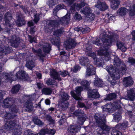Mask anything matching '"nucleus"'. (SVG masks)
Segmentation results:
<instances>
[{"label": "nucleus", "mask_w": 135, "mask_h": 135, "mask_svg": "<svg viewBox=\"0 0 135 135\" xmlns=\"http://www.w3.org/2000/svg\"><path fill=\"white\" fill-rule=\"evenodd\" d=\"M79 60L80 63L83 65H85L86 63L89 61V60L86 57H81Z\"/></svg>", "instance_id": "nucleus-40"}, {"label": "nucleus", "mask_w": 135, "mask_h": 135, "mask_svg": "<svg viewBox=\"0 0 135 135\" xmlns=\"http://www.w3.org/2000/svg\"><path fill=\"white\" fill-rule=\"evenodd\" d=\"M46 119L50 122L52 123H54V120L52 119L51 117L49 115H47V116Z\"/></svg>", "instance_id": "nucleus-61"}, {"label": "nucleus", "mask_w": 135, "mask_h": 135, "mask_svg": "<svg viewBox=\"0 0 135 135\" xmlns=\"http://www.w3.org/2000/svg\"><path fill=\"white\" fill-rule=\"evenodd\" d=\"M18 126L16 125V123L12 121H7L4 125V131H10L13 130L15 127H17Z\"/></svg>", "instance_id": "nucleus-14"}, {"label": "nucleus", "mask_w": 135, "mask_h": 135, "mask_svg": "<svg viewBox=\"0 0 135 135\" xmlns=\"http://www.w3.org/2000/svg\"><path fill=\"white\" fill-rule=\"evenodd\" d=\"M70 14H67L65 16L61 18V22L62 23L68 24L70 21Z\"/></svg>", "instance_id": "nucleus-31"}, {"label": "nucleus", "mask_w": 135, "mask_h": 135, "mask_svg": "<svg viewBox=\"0 0 135 135\" xmlns=\"http://www.w3.org/2000/svg\"><path fill=\"white\" fill-rule=\"evenodd\" d=\"M14 102L12 99L7 98L3 101V105L5 107H10L12 113H16L18 111V109L14 105Z\"/></svg>", "instance_id": "nucleus-6"}, {"label": "nucleus", "mask_w": 135, "mask_h": 135, "mask_svg": "<svg viewBox=\"0 0 135 135\" xmlns=\"http://www.w3.org/2000/svg\"><path fill=\"white\" fill-rule=\"evenodd\" d=\"M68 74V72L65 71L62 72L59 71L57 72L54 69H51L50 71V74L51 77L53 78L55 80H58L59 81H61V78H60V75L62 77H65Z\"/></svg>", "instance_id": "nucleus-5"}, {"label": "nucleus", "mask_w": 135, "mask_h": 135, "mask_svg": "<svg viewBox=\"0 0 135 135\" xmlns=\"http://www.w3.org/2000/svg\"><path fill=\"white\" fill-rule=\"evenodd\" d=\"M114 121L118 122L121 119L120 114L119 113H115L113 114Z\"/></svg>", "instance_id": "nucleus-36"}, {"label": "nucleus", "mask_w": 135, "mask_h": 135, "mask_svg": "<svg viewBox=\"0 0 135 135\" xmlns=\"http://www.w3.org/2000/svg\"><path fill=\"white\" fill-rule=\"evenodd\" d=\"M35 63L34 60L31 58L27 61L26 64V66L29 69L32 70L35 66Z\"/></svg>", "instance_id": "nucleus-26"}, {"label": "nucleus", "mask_w": 135, "mask_h": 135, "mask_svg": "<svg viewBox=\"0 0 135 135\" xmlns=\"http://www.w3.org/2000/svg\"><path fill=\"white\" fill-rule=\"evenodd\" d=\"M17 78L25 80L27 79L28 74L23 70H19L16 74Z\"/></svg>", "instance_id": "nucleus-18"}, {"label": "nucleus", "mask_w": 135, "mask_h": 135, "mask_svg": "<svg viewBox=\"0 0 135 135\" xmlns=\"http://www.w3.org/2000/svg\"><path fill=\"white\" fill-rule=\"evenodd\" d=\"M20 87V86L19 85L15 86L12 89V93L13 94L17 93L19 91Z\"/></svg>", "instance_id": "nucleus-42"}, {"label": "nucleus", "mask_w": 135, "mask_h": 135, "mask_svg": "<svg viewBox=\"0 0 135 135\" xmlns=\"http://www.w3.org/2000/svg\"><path fill=\"white\" fill-rule=\"evenodd\" d=\"M82 29L83 28L77 27L75 28V30L77 32L81 31L82 32Z\"/></svg>", "instance_id": "nucleus-63"}, {"label": "nucleus", "mask_w": 135, "mask_h": 135, "mask_svg": "<svg viewBox=\"0 0 135 135\" xmlns=\"http://www.w3.org/2000/svg\"><path fill=\"white\" fill-rule=\"evenodd\" d=\"M87 4V3H86L84 1H81L80 4H78L76 6L75 8L77 10H79L81 8Z\"/></svg>", "instance_id": "nucleus-37"}, {"label": "nucleus", "mask_w": 135, "mask_h": 135, "mask_svg": "<svg viewBox=\"0 0 135 135\" xmlns=\"http://www.w3.org/2000/svg\"><path fill=\"white\" fill-rule=\"evenodd\" d=\"M91 9L88 6H87L85 7L83 9L81 10L80 12L81 13H83L87 16L91 12Z\"/></svg>", "instance_id": "nucleus-34"}, {"label": "nucleus", "mask_w": 135, "mask_h": 135, "mask_svg": "<svg viewBox=\"0 0 135 135\" xmlns=\"http://www.w3.org/2000/svg\"><path fill=\"white\" fill-rule=\"evenodd\" d=\"M116 97V94L114 93H111L108 94L104 100H110Z\"/></svg>", "instance_id": "nucleus-35"}, {"label": "nucleus", "mask_w": 135, "mask_h": 135, "mask_svg": "<svg viewBox=\"0 0 135 135\" xmlns=\"http://www.w3.org/2000/svg\"><path fill=\"white\" fill-rule=\"evenodd\" d=\"M112 135H122V133L119 131H115L113 133H111Z\"/></svg>", "instance_id": "nucleus-60"}, {"label": "nucleus", "mask_w": 135, "mask_h": 135, "mask_svg": "<svg viewBox=\"0 0 135 135\" xmlns=\"http://www.w3.org/2000/svg\"><path fill=\"white\" fill-rule=\"evenodd\" d=\"M127 95L129 100L133 101L135 99V89H131L128 90Z\"/></svg>", "instance_id": "nucleus-20"}, {"label": "nucleus", "mask_w": 135, "mask_h": 135, "mask_svg": "<svg viewBox=\"0 0 135 135\" xmlns=\"http://www.w3.org/2000/svg\"><path fill=\"white\" fill-rule=\"evenodd\" d=\"M75 1V0H64V2H66L69 5L71 4Z\"/></svg>", "instance_id": "nucleus-58"}, {"label": "nucleus", "mask_w": 135, "mask_h": 135, "mask_svg": "<svg viewBox=\"0 0 135 135\" xmlns=\"http://www.w3.org/2000/svg\"><path fill=\"white\" fill-rule=\"evenodd\" d=\"M29 36V38L30 41V42L32 43L33 42H35V43L36 42V39L35 37H32L30 36Z\"/></svg>", "instance_id": "nucleus-56"}, {"label": "nucleus", "mask_w": 135, "mask_h": 135, "mask_svg": "<svg viewBox=\"0 0 135 135\" xmlns=\"http://www.w3.org/2000/svg\"><path fill=\"white\" fill-rule=\"evenodd\" d=\"M51 41L53 44L56 45H59L60 43L59 39L58 38H55L51 39Z\"/></svg>", "instance_id": "nucleus-45"}, {"label": "nucleus", "mask_w": 135, "mask_h": 135, "mask_svg": "<svg viewBox=\"0 0 135 135\" xmlns=\"http://www.w3.org/2000/svg\"><path fill=\"white\" fill-rule=\"evenodd\" d=\"M33 121L35 124L37 125H41L43 124V122L37 118L34 119Z\"/></svg>", "instance_id": "nucleus-47"}, {"label": "nucleus", "mask_w": 135, "mask_h": 135, "mask_svg": "<svg viewBox=\"0 0 135 135\" xmlns=\"http://www.w3.org/2000/svg\"><path fill=\"white\" fill-rule=\"evenodd\" d=\"M54 79L52 80L51 79H49L47 80L46 81V84L48 85H55L56 86L57 85V83L55 81V80Z\"/></svg>", "instance_id": "nucleus-43"}, {"label": "nucleus", "mask_w": 135, "mask_h": 135, "mask_svg": "<svg viewBox=\"0 0 135 135\" xmlns=\"http://www.w3.org/2000/svg\"><path fill=\"white\" fill-rule=\"evenodd\" d=\"M83 90V88L81 86L77 87L75 89V91H72L71 94L72 96L74 99L76 100L80 99V95L81 94V92Z\"/></svg>", "instance_id": "nucleus-12"}, {"label": "nucleus", "mask_w": 135, "mask_h": 135, "mask_svg": "<svg viewBox=\"0 0 135 135\" xmlns=\"http://www.w3.org/2000/svg\"><path fill=\"white\" fill-rule=\"evenodd\" d=\"M42 92L45 95H49L51 93L52 91L51 89L50 88H44L42 89Z\"/></svg>", "instance_id": "nucleus-38"}, {"label": "nucleus", "mask_w": 135, "mask_h": 135, "mask_svg": "<svg viewBox=\"0 0 135 135\" xmlns=\"http://www.w3.org/2000/svg\"><path fill=\"white\" fill-rule=\"evenodd\" d=\"M131 34L133 36L132 39L133 40H135V30L133 31L132 33Z\"/></svg>", "instance_id": "nucleus-64"}, {"label": "nucleus", "mask_w": 135, "mask_h": 135, "mask_svg": "<svg viewBox=\"0 0 135 135\" xmlns=\"http://www.w3.org/2000/svg\"><path fill=\"white\" fill-rule=\"evenodd\" d=\"M120 1L119 0H112L111 2V7L113 9H114L118 7Z\"/></svg>", "instance_id": "nucleus-32"}, {"label": "nucleus", "mask_w": 135, "mask_h": 135, "mask_svg": "<svg viewBox=\"0 0 135 135\" xmlns=\"http://www.w3.org/2000/svg\"><path fill=\"white\" fill-rule=\"evenodd\" d=\"M60 98L61 102H66L69 99V96L67 93H64L61 95Z\"/></svg>", "instance_id": "nucleus-33"}, {"label": "nucleus", "mask_w": 135, "mask_h": 135, "mask_svg": "<svg viewBox=\"0 0 135 135\" xmlns=\"http://www.w3.org/2000/svg\"><path fill=\"white\" fill-rule=\"evenodd\" d=\"M76 45V43L74 40L69 38L64 42V46L67 50H70L74 48Z\"/></svg>", "instance_id": "nucleus-11"}, {"label": "nucleus", "mask_w": 135, "mask_h": 135, "mask_svg": "<svg viewBox=\"0 0 135 135\" xmlns=\"http://www.w3.org/2000/svg\"><path fill=\"white\" fill-rule=\"evenodd\" d=\"M81 16L80 15L78 14L77 13H75L74 16V18L75 19L79 20L81 19Z\"/></svg>", "instance_id": "nucleus-55"}, {"label": "nucleus", "mask_w": 135, "mask_h": 135, "mask_svg": "<svg viewBox=\"0 0 135 135\" xmlns=\"http://www.w3.org/2000/svg\"><path fill=\"white\" fill-rule=\"evenodd\" d=\"M117 45L118 48L122 51L124 52L126 50V48L122 43L120 42L119 43L117 44Z\"/></svg>", "instance_id": "nucleus-44"}, {"label": "nucleus", "mask_w": 135, "mask_h": 135, "mask_svg": "<svg viewBox=\"0 0 135 135\" xmlns=\"http://www.w3.org/2000/svg\"><path fill=\"white\" fill-rule=\"evenodd\" d=\"M98 4L95 6V7L97 8H99L101 11H104L108 8V6L105 2L101 3L100 1H98L97 2Z\"/></svg>", "instance_id": "nucleus-23"}, {"label": "nucleus", "mask_w": 135, "mask_h": 135, "mask_svg": "<svg viewBox=\"0 0 135 135\" xmlns=\"http://www.w3.org/2000/svg\"><path fill=\"white\" fill-rule=\"evenodd\" d=\"M77 106L78 107H80V108L84 107L86 109H87L89 108L86 107L85 104L83 103L80 102V101H78V102Z\"/></svg>", "instance_id": "nucleus-49"}, {"label": "nucleus", "mask_w": 135, "mask_h": 135, "mask_svg": "<svg viewBox=\"0 0 135 135\" xmlns=\"http://www.w3.org/2000/svg\"><path fill=\"white\" fill-rule=\"evenodd\" d=\"M62 30L61 29L58 30L54 32V35L56 36L57 37L59 36L62 32Z\"/></svg>", "instance_id": "nucleus-51"}, {"label": "nucleus", "mask_w": 135, "mask_h": 135, "mask_svg": "<svg viewBox=\"0 0 135 135\" xmlns=\"http://www.w3.org/2000/svg\"><path fill=\"white\" fill-rule=\"evenodd\" d=\"M59 25V23L56 21H49L48 24L44 27V31L47 32H51L53 29L57 27Z\"/></svg>", "instance_id": "nucleus-9"}, {"label": "nucleus", "mask_w": 135, "mask_h": 135, "mask_svg": "<svg viewBox=\"0 0 135 135\" xmlns=\"http://www.w3.org/2000/svg\"><path fill=\"white\" fill-rule=\"evenodd\" d=\"M40 46H43V49L44 52L49 53L51 50V46L49 43L46 42H41L40 43Z\"/></svg>", "instance_id": "nucleus-17"}, {"label": "nucleus", "mask_w": 135, "mask_h": 135, "mask_svg": "<svg viewBox=\"0 0 135 135\" xmlns=\"http://www.w3.org/2000/svg\"><path fill=\"white\" fill-rule=\"evenodd\" d=\"M102 38L101 40L97 39L96 41H94L93 43L97 45L102 47L98 51V54L99 55H104V59L106 61H108L110 59V56L107 52V50L112 45V42L114 41L113 37L111 36H108L105 34V33L103 35L101 34Z\"/></svg>", "instance_id": "nucleus-1"}, {"label": "nucleus", "mask_w": 135, "mask_h": 135, "mask_svg": "<svg viewBox=\"0 0 135 135\" xmlns=\"http://www.w3.org/2000/svg\"><path fill=\"white\" fill-rule=\"evenodd\" d=\"M12 17L11 16L10 13L7 12L5 15L4 20L5 21V25L11 27L12 25V22L11 21Z\"/></svg>", "instance_id": "nucleus-19"}, {"label": "nucleus", "mask_w": 135, "mask_h": 135, "mask_svg": "<svg viewBox=\"0 0 135 135\" xmlns=\"http://www.w3.org/2000/svg\"><path fill=\"white\" fill-rule=\"evenodd\" d=\"M24 107L27 111H31L33 109L32 103L30 100H28L26 102Z\"/></svg>", "instance_id": "nucleus-28"}, {"label": "nucleus", "mask_w": 135, "mask_h": 135, "mask_svg": "<svg viewBox=\"0 0 135 135\" xmlns=\"http://www.w3.org/2000/svg\"><path fill=\"white\" fill-rule=\"evenodd\" d=\"M88 46V45L86 44L85 45V46L86 47V48L85 51L87 53L88 55L91 57L93 58L94 60V63L97 66H100L102 65V61L99 60V59H98L95 57V55L94 53H91V47L89 46V47H87Z\"/></svg>", "instance_id": "nucleus-8"}, {"label": "nucleus", "mask_w": 135, "mask_h": 135, "mask_svg": "<svg viewBox=\"0 0 135 135\" xmlns=\"http://www.w3.org/2000/svg\"><path fill=\"white\" fill-rule=\"evenodd\" d=\"M95 118L97 125L101 129L97 131L98 134H101L105 133L106 134L108 135V132L110 130V128L105 124L106 120L104 117L101 118L99 115L97 114L95 115Z\"/></svg>", "instance_id": "nucleus-2"}, {"label": "nucleus", "mask_w": 135, "mask_h": 135, "mask_svg": "<svg viewBox=\"0 0 135 135\" xmlns=\"http://www.w3.org/2000/svg\"><path fill=\"white\" fill-rule=\"evenodd\" d=\"M80 69V67L78 65H76L75 66L74 69H73V71L74 72H76L78 70Z\"/></svg>", "instance_id": "nucleus-57"}, {"label": "nucleus", "mask_w": 135, "mask_h": 135, "mask_svg": "<svg viewBox=\"0 0 135 135\" xmlns=\"http://www.w3.org/2000/svg\"><path fill=\"white\" fill-rule=\"evenodd\" d=\"M123 84L125 86H130L133 84V81L130 77L124 78L123 80Z\"/></svg>", "instance_id": "nucleus-22"}, {"label": "nucleus", "mask_w": 135, "mask_h": 135, "mask_svg": "<svg viewBox=\"0 0 135 135\" xmlns=\"http://www.w3.org/2000/svg\"><path fill=\"white\" fill-rule=\"evenodd\" d=\"M55 132L54 129H42L41 130L39 134L44 135L46 133H48V135H54Z\"/></svg>", "instance_id": "nucleus-21"}, {"label": "nucleus", "mask_w": 135, "mask_h": 135, "mask_svg": "<svg viewBox=\"0 0 135 135\" xmlns=\"http://www.w3.org/2000/svg\"><path fill=\"white\" fill-rule=\"evenodd\" d=\"M34 16V21L35 23H37L40 20L39 15L38 14H37L35 15Z\"/></svg>", "instance_id": "nucleus-52"}, {"label": "nucleus", "mask_w": 135, "mask_h": 135, "mask_svg": "<svg viewBox=\"0 0 135 135\" xmlns=\"http://www.w3.org/2000/svg\"><path fill=\"white\" fill-rule=\"evenodd\" d=\"M97 89H89L88 90V97L89 98H91V99L98 98L99 97V95L97 92Z\"/></svg>", "instance_id": "nucleus-13"}, {"label": "nucleus", "mask_w": 135, "mask_h": 135, "mask_svg": "<svg viewBox=\"0 0 135 135\" xmlns=\"http://www.w3.org/2000/svg\"><path fill=\"white\" fill-rule=\"evenodd\" d=\"M106 69L110 75L107 76L106 79L112 85H114L116 83V80L119 78V73H117L116 70H114L112 66H107Z\"/></svg>", "instance_id": "nucleus-3"}, {"label": "nucleus", "mask_w": 135, "mask_h": 135, "mask_svg": "<svg viewBox=\"0 0 135 135\" xmlns=\"http://www.w3.org/2000/svg\"><path fill=\"white\" fill-rule=\"evenodd\" d=\"M95 80L94 82V85L96 86L100 87L102 86L103 85V81L97 77H96L95 78Z\"/></svg>", "instance_id": "nucleus-29"}, {"label": "nucleus", "mask_w": 135, "mask_h": 135, "mask_svg": "<svg viewBox=\"0 0 135 135\" xmlns=\"http://www.w3.org/2000/svg\"><path fill=\"white\" fill-rule=\"evenodd\" d=\"M80 128V126L70 125L68 128V132L71 134L70 135H74L75 134V133L79 131Z\"/></svg>", "instance_id": "nucleus-15"}, {"label": "nucleus", "mask_w": 135, "mask_h": 135, "mask_svg": "<svg viewBox=\"0 0 135 135\" xmlns=\"http://www.w3.org/2000/svg\"><path fill=\"white\" fill-rule=\"evenodd\" d=\"M57 2V0H49L48 3L49 4V6L51 7L56 4Z\"/></svg>", "instance_id": "nucleus-50"}, {"label": "nucleus", "mask_w": 135, "mask_h": 135, "mask_svg": "<svg viewBox=\"0 0 135 135\" xmlns=\"http://www.w3.org/2000/svg\"><path fill=\"white\" fill-rule=\"evenodd\" d=\"M10 43L12 46L16 47L18 45L19 39L17 38L16 36H13L11 39H10Z\"/></svg>", "instance_id": "nucleus-24"}, {"label": "nucleus", "mask_w": 135, "mask_h": 135, "mask_svg": "<svg viewBox=\"0 0 135 135\" xmlns=\"http://www.w3.org/2000/svg\"><path fill=\"white\" fill-rule=\"evenodd\" d=\"M10 49L8 46H2L0 47V56H2L3 53L6 54L10 52Z\"/></svg>", "instance_id": "nucleus-25"}, {"label": "nucleus", "mask_w": 135, "mask_h": 135, "mask_svg": "<svg viewBox=\"0 0 135 135\" xmlns=\"http://www.w3.org/2000/svg\"><path fill=\"white\" fill-rule=\"evenodd\" d=\"M90 31V28L88 27H86L83 28L82 29V32H88Z\"/></svg>", "instance_id": "nucleus-59"}, {"label": "nucleus", "mask_w": 135, "mask_h": 135, "mask_svg": "<svg viewBox=\"0 0 135 135\" xmlns=\"http://www.w3.org/2000/svg\"><path fill=\"white\" fill-rule=\"evenodd\" d=\"M64 8V5L63 4H60L58 5L54 9L53 12V14L55 15L56 12L59 10L60 9H63Z\"/></svg>", "instance_id": "nucleus-39"}, {"label": "nucleus", "mask_w": 135, "mask_h": 135, "mask_svg": "<svg viewBox=\"0 0 135 135\" xmlns=\"http://www.w3.org/2000/svg\"><path fill=\"white\" fill-rule=\"evenodd\" d=\"M114 65L118 70L119 73H124L126 70V67L124 64H121L119 59L117 56L115 57Z\"/></svg>", "instance_id": "nucleus-7"}, {"label": "nucleus", "mask_w": 135, "mask_h": 135, "mask_svg": "<svg viewBox=\"0 0 135 135\" xmlns=\"http://www.w3.org/2000/svg\"><path fill=\"white\" fill-rule=\"evenodd\" d=\"M128 10L125 8H121L119 9L117 11V14L119 16H123L127 13Z\"/></svg>", "instance_id": "nucleus-27"}, {"label": "nucleus", "mask_w": 135, "mask_h": 135, "mask_svg": "<svg viewBox=\"0 0 135 135\" xmlns=\"http://www.w3.org/2000/svg\"><path fill=\"white\" fill-rule=\"evenodd\" d=\"M6 113L5 117H6V119L13 118L15 115H11V113Z\"/></svg>", "instance_id": "nucleus-54"}, {"label": "nucleus", "mask_w": 135, "mask_h": 135, "mask_svg": "<svg viewBox=\"0 0 135 135\" xmlns=\"http://www.w3.org/2000/svg\"><path fill=\"white\" fill-rule=\"evenodd\" d=\"M120 105L117 102H114L112 104H108L102 107L104 112H108L110 111H114L120 108Z\"/></svg>", "instance_id": "nucleus-4"}, {"label": "nucleus", "mask_w": 135, "mask_h": 135, "mask_svg": "<svg viewBox=\"0 0 135 135\" xmlns=\"http://www.w3.org/2000/svg\"><path fill=\"white\" fill-rule=\"evenodd\" d=\"M74 114L78 116V122L80 124L82 125L85 120V114L83 110L79 109L74 112Z\"/></svg>", "instance_id": "nucleus-10"}, {"label": "nucleus", "mask_w": 135, "mask_h": 135, "mask_svg": "<svg viewBox=\"0 0 135 135\" xmlns=\"http://www.w3.org/2000/svg\"><path fill=\"white\" fill-rule=\"evenodd\" d=\"M88 66L86 71V77L95 75V69L92 65L89 64Z\"/></svg>", "instance_id": "nucleus-16"}, {"label": "nucleus", "mask_w": 135, "mask_h": 135, "mask_svg": "<svg viewBox=\"0 0 135 135\" xmlns=\"http://www.w3.org/2000/svg\"><path fill=\"white\" fill-rule=\"evenodd\" d=\"M81 84L85 88H86L90 84V82L86 80H84L81 81Z\"/></svg>", "instance_id": "nucleus-46"}, {"label": "nucleus", "mask_w": 135, "mask_h": 135, "mask_svg": "<svg viewBox=\"0 0 135 135\" xmlns=\"http://www.w3.org/2000/svg\"><path fill=\"white\" fill-rule=\"evenodd\" d=\"M68 103L66 101L64 102H61V103L59 104V107L60 109L61 110L66 109L68 107Z\"/></svg>", "instance_id": "nucleus-30"}, {"label": "nucleus", "mask_w": 135, "mask_h": 135, "mask_svg": "<svg viewBox=\"0 0 135 135\" xmlns=\"http://www.w3.org/2000/svg\"><path fill=\"white\" fill-rule=\"evenodd\" d=\"M23 10L25 12V13L26 14H30V12L28 11V9L27 8L25 7L24 8H23Z\"/></svg>", "instance_id": "nucleus-62"}, {"label": "nucleus", "mask_w": 135, "mask_h": 135, "mask_svg": "<svg viewBox=\"0 0 135 135\" xmlns=\"http://www.w3.org/2000/svg\"><path fill=\"white\" fill-rule=\"evenodd\" d=\"M127 122H126L125 123H124L122 124H119L115 126V128L116 129H119L120 128H126L128 125Z\"/></svg>", "instance_id": "nucleus-41"}, {"label": "nucleus", "mask_w": 135, "mask_h": 135, "mask_svg": "<svg viewBox=\"0 0 135 135\" xmlns=\"http://www.w3.org/2000/svg\"><path fill=\"white\" fill-rule=\"evenodd\" d=\"M129 12L130 15L132 16L135 15V5L133 6L132 8L130 9Z\"/></svg>", "instance_id": "nucleus-48"}, {"label": "nucleus", "mask_w": 135, "mask_h": 135, "mask_svg": "<svg viewBox=\"0 0 135 135\" xmlns=\"http://www.w3.org/2000/svg\"><path fill=\"white\" fill-rule=\"evenodd\" d=\"M87 17L90 20H93L94 17V15L91 13H90L88 14V15H87Z\"/></svg>", "instance_id": "nucleus-53"}]
</instances>
